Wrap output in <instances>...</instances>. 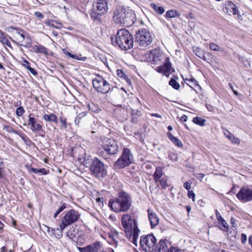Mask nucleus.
<instances>
[{
  "label": "nucleus",
  "instance_id": "f257e3e1",
  "mask_svg": "<svg viewBox=\"0 0 252 252\" xmlns=\"http://www.w3.org/2000/svg\"><path fill=\"white\" fill-rule=\"evenodd\" d=\"M147 61L151 62L155 64H159L163 63V65H160L156 68L157 71L166 74L168 73L171 68V64L170 59L159 49H155L146 55Z\"/></svg>",
  "mask_w": 252,
  "mask_h": 252
},
{
  "label": "nucleus",
  "instance_id": "f03ea898",
  "mask_svg": "<svg viewBox=\"0 0 252 252\" xmlns=\"http://www.w3.org/2000/svg\"><path fill=\"white\" fill-rule=\"evenodd\" d=\"M122 223L126 235L129 239H132V243L137 246V239L140 232L137 221L134 219H132L128 214H125L122 217Z\"/></svg>",
  "mask_w": 252,
  "mask_h": 252
},
{
  "label": "nucleus",
  "instance_id": "7ed1b4c3",
  "mask_svg": "<svg viewBox=\"0 0 252 252\" xmlns=\"http://www.w3.org/2000/svg\"><path fill=\"white\" fill-rule=\"evenodd\" d=\"M132 200L129 194L121 191L117 197L109 201V206L114 212L118 213L128 211L131 206Z\"/></svg>",
  "mask_w": 252,
  "mask_h": 252
},
{
  "label": "nucleus",
  "instance_id": "20e7f679",
  "mask_svg": "<svg viewBox=\"0 0 252 252\" xmlns=\"http://www.w3.org/2000/svg\"><path fill=\"white\" fill-rule=\"evenodd\" d=\"M99 144L103 150L100 149L98 153L104 159H107L109 156L116 155L119 152V146L114 139L101 137Z\"/></svg>",
  "mask_w": 252,
  "mask_h": 252
},
{
  "label": "nucleus",
  "instance_id": "39448f33",
  "mask_svg": "<svg viewBox=\"0 0 252 252\" xmlns=\"http://www.w3.org/2000/svg\"><path fill=\"white\" fill-rule=\"evenodd\" d=\"M113 19L115 23L128 26L133 24L135 15L133 12L129 9L117 7L114 12Z\"/></svg>",
  "mask_w": 252,
  "mask_h": 252
},
{
  "label": "nucleus",
  "instance_id": "423d86ee",
  "mask_svg": "<svg viewBox=\"0 0 252 252\" xmlns=\"http://www.w3.org/2000/svg\"><path fill=\"white\" fill-rule=\"evenodd\" d=\"M115 42L122 50L126 51L133 47V36L128 31L122 29L118 31L115 37Z\"/></svg>",
  "mask_w": 252,
  "mask_h": 252
},
{
  "label": "nucleus",
  "instance_id": "0eeeda50",
  "mask_svg": "<svg viewBox=\"0 0 252 252\" xmlns=\"http://www.w3.org/2000/svg\"><path fill=\"white\" fill-rule=\"evenodd\" d=\"M11 32L13 36L14 40L13 41L16 42L20 46L29 47L31 45V39L26 32L21 29L11 28Z\"/></svg>",
  "mask_w": 252,
  "mask_h": 252
},
{
  "label": "nucleus",
  "instance_id": "6e6552de",
  "mask_svg": "<svg viewBox=\"0 0 252 252\" xmlns=\"http://www.w3.org/2000/svg\"><path fill=\"white\" fill-rule=\"evenodd\" d=\"M108 10L107 0H96L93 4V8L91 13V17L94 20H99L101 16Z\"/></svg>",
  "mask_w": 252,
  "mask_h": 252
},
{
  "label": "nucleus",
  "instance_id": "1a4fd4ad",
  "mask_svg": "<svg viewBox=\"0 0 252 252\" xmlns=\"http://www.w3.org/2000/svg\"><path fill=\"white\" fill-rule=\"evenodd\" d=\"M135 39L140 46L147 47L152 43L153 37L149 30L142 28L136 32Z\"/></svg>",
  "mask_w": 252,
  "mask_h": 252
},
{
  "label": "nucleus",
  "instance_id": "9d476101",
  "mask_svg": "<svg viewBox=\"0 0 252 252\" xmlns=\"http://www.w3.org/2000/svg\"><path fill=\"white\" fill-rule=\"evenodd\" d=\"M133 157L130 150L124 148L122 155L115 163V167L117 169H122L129 165L133 161Z\"/></svg>",
  "mask_w": 252,
  "mask_h": 252
},
{
  "label": "nucleus",
  "instance_id": "9b49d317",
  "mask_svg": "<svg viewBox=\"0 0 252 252\" xmlns=\"http://www.w3.org/2000/svg\"><path fill=\"white\" fill-rule=\"evenodd\" d=\"M80 213L74 209H71L67 211L62 218L61 223L60 224L62 229H64L68 225L77 221L80 217Z\"/></svg>",
  "mask_w": 252,
  "mask_h": 252
},
{
  "label": "nucleus",
  "instance_id": "f8f14e48",
  "mask_svg": "<svg viewBox=\"0 0 252 252\" xmlns=\"http://www.w3.org/2000/svg\"><path fill=\"white\" fill-rule=\"evenodd\" d=\"M92 174L96 177H103L107 174L104 164L97 158H94L90 167Z\"/></svg>",
  "mask_w": 252,
  "mask_h": 252
},
{
  "label": "nucleus",
  "instance_id": "ddd939ff",
  "mask_svg": "<svg viewBox=\"0 0 252 252\" xmlns=\"http://www.w3.org/2000/svg\"><path fill=\"white\" fill-rule=\"evenodd\" d=\"M157 239L152 234L142 236L140 238L141 248L146 252L154 251Z\"/></svg>",
  "mask_w": 252,
  "mask_h": 252
},
{
  "label": "nucleus",
  "instance_id": "4468645a",
  "mask_svg": "<svg viewBox=\"0 0 252 252\" xmlns=\"http://www.w3.org/2000/svg\"><path fill=\"white\" fill-rule=\"evenodd\" d=\"M93 85L96 91L101 94H106L110 90L109 84L101 76H97L93 80Z\"/></svg>",
  "mask_w": 252,
  "mask_h": 252
},
{
  "label": "nucleus",
  "instance_id": "2eb2a0df",
  "mask_svg": "<svg viewBox=\"0 0 252 252\" xmlns=\"http://www.w3.org/2000/svg\"><path fill=\"white\" fill-rule=\"evenodd\" d=\"M237 198L242 202L252 200V189L248 187H242L236 194Z\"/></svg>",
  "mask_w": 252,
  "mask_h": 252
},
{
  "label": "nucleus",
  "instance_id": "dca6fc26",
  "mask_svg": "<svg viewBox=\"0 0 252 252\" xmlns=\"http://www.w3.org/2000/svg\"><path fill=\"white\" fill-rule=\"evenodd\" d=\"M222 10L224 13L229 15H235L238 12L236 5L230 1H225L223 4Z\"/></svg>",
  "mask_w": 252,
  "mask_h": 252
},
{
  "label": "nucleus",
  "instance_id": "f3484780",
  "mask_svg": "<svg viewBox=\"0 0 252 252\" xmlns=\"http://www.w3.org/2000/svg\"><path fill=\"white\" fill-rule=\"evenodd\" d=\"M101 244L99 242H95L85 247H78L80 252H98L100 251Z\"/></svg>",
  "mask_w": 252,
  "mask_h": 252
},
{
  "label": "nucleus",
  "instance_id": "a211bd4d",
  "mask_svg": "<svg viewBox=\"0 0 252 252\" xmlns=\"http://www.w3.org/2000/svg\"><path fill=\"white\" fill-rule=\"evenodd\" d=\"M148 219L152 228L157 226L159 223V220L156 214L151 209L147 210Z\"/></svg>",
  "mask_w": 252,
  "mask_h": 252
},
{
  "label": "nucleus",
  "instance_id": "6ab92c4d",
  "mask_svg": "<svg viewBox=\"0 0 252 252\" xmlns=\"http://www.w3.org/2000/svg\"><path fill=\"white\" fill-rule=\"evenodd\" d=\"M28 124L31 126V130L33 131H39L42 130V126L40 124H36L35 119L32 117V114L29 116Z\"/></svg>",
  "mask_w": 252,
  "mask_h": 252
},
{
  "label": "nucleus",
  "instance_id": "aec40b11",
  "mask_svg": "<svg viewBox=\"0 0 252 252\" xmlns=\"http://www.w3.org/2000/svg\"><path fill=\"white\" fill-rule=\"evenodd\" d=\"M164 167L157 166L156 168V171L154 173L153 178L156 183H158V179L163 177V169Z\"/></svg>",
  "mask_w": 252,
  "mask_h": 252
},
{
  "label": "nucleus",
  "instance_id": "412c9836",
  "mask_svg": "<svg viewBox=\"0 0 252 252\" xmlns=\"http://www.w3.org/2000/svg\"><path fill=\"white\" fill-rule=\"evenodd\" d=\"M167 249V245L166 242L163 240H161L156 246H155L154 251L158 252H166Z\"/></svg>",
  "mask_w": 252,
  "mask_h": 252
},
{
  "label": "nucleus",
  "instance_id": "4be33fe9",
  "mask_svg": "<svg viewBox=\"0 0 252 252\" xmlns=\"http://www.w3.org/2000/svg\"><path fill=\"white\" fill-rule=\"evenodd\" d=\"M223 133L225 137H227V138L229 139L232 143L237 144L240 143V140L238 138L235 137L232 133L230 132L227 130H224Z\"/></svg>",
  "mask_w": 252,
  "mask_h": 252
},
{
  "label": "nucleus",
  "instance_id": "5701e85b",
  "mask_svg": "<svg viewBox=\"0 0 252 252\" xmlns=\"http://www.w3.org/2000/svg\"><path fill=\"white\" fill-rule=\"evenodd\" d=\"M77 234L78 232L75 230V228L71 227L66 232V236L73 241H77Z\"/></svg>",
  "mask_w": 252,
  "mask_h": 252
},
{
  "label": "nucleus",
  "instance_id": "b1692460",
  "mask_svg": "<svg viewBox=\"0 0 252 252\" xmlns=\"http://www.w3.org/2000/svg\"><path fill=\"white\" fill-rule=\"evenodd\" d=\"M51 230L52 234H53L56 238L60 239L63 236V231L64 229H62L60 227V229H54L50 228L49 227H47V231L49 232Z\"/></svg>",
  "mask_w": 252,
  "mask_h": 252
},
{
  "label": "nucleus",
  "instance_id": "393cba45",
  "mask_svg": "<svg viewBox=\"0 0 252 252\" xmlns=\"http://www.w3.org/2000/svg\"><path fill=\"white\" fill-rule=\"evenodd\" d=\"M157 184H159L162 189H165L169 186L168 184V177L164 175L162 178L158 179Z\"/></svg>",
  "mask_w": 252,
  "mask_h": 252
},
{
  "label": "nucleus",
  "instance_id": "a878e982",
  "mask_svg": "<svg viewBox=\"0 0 252 252\" xmlns=\"http://www.w3.org/2000/svg\"><path fill=\"white\" fill-rule=\"evenodd\" d=\"M32 49L34 51L37 53H43L46 55L48 54V49L41 45H34L32 47Z\"/></svg>",
  "mask_w": 252,
  "mask_h": 252
},
{
  "label": "nucleus",
  "instance_id": "bb28decb",
  "mask_svg": "<svg viewBox=\"0 0 252 252\" xmlns=\"http://www.w3.org/2000/svg\"><path fill=\"white\" fill-rule=\"evenodd\" d=\"M168 138L178 147H182L183 146L182 142L177 138L174 137L170 132L167 133Z\"/></svg>",
  "mask_w": 252,
  "mask_h": 252
},
{
  "label": "nucleus",
  "instance_id": "cd10ccee",
  "mask_svg": "<svg viewBox=\"0 0 252 252\" xmlns=\"http://www.w3.org/2000/svg\"><path fill=\"white\" fill-rule=\"evenodd\" d=\"M108 236L109 238L111 239L115 244H116L118 243L119 234L116 230H111V231L108 233Z\"/></svg>",
  "mask_w": 252,
  "mask_h": 252
},
{
  "label": "nucleus",
  "instance_id": "c85d7f7f",
  "mask_svg": "<svg viewBox=\"0 0 252 252\" xmlns=\"http://www.w3.org/2000/svg\"><path fill=\"white\" fill-rule=\"evenodd\" d=\"M117 74L119 77L125 80L128 85H130L131 84L130 80L122 70L118 69L117 71Z\"/></svg>",
  "mask_w": 252,
  "mask_h": 252
},
{
  "label": "nucleus",
  "instance_id": "c756f323",
  "mask_svg": "<svg viewBox=\"0 0 252 252\" xmlns=\"http://www.w3.org/2000/svg\"><path fill=\"white\" fill-rule=\"evenodd\" d=\"M30 171L33 172L35 174H40L41 175H47L49 172V170H47L44 168H42L41 169H37L33 167H32L30 169Z\"/></svg>",
  "mask_w": 252,
  "mask_h": 252
},
{
  "label": "nucleus",
  "instance_id": "7c9ffc66",
  "mask_svg": "<svg viewBox=\"0 0 252 252\" xmlns=\"http://www.w3.org/2000/svg\"><path fill=\"white\" fill-rule=\"evenodd\" d=\"M151 7L155 10L157 13L159 15L162 14L165 11L164 9L162 6H158L155 3H151Z\"/></svg>",
  "mask_w": 252,
  "mask_h": 252
},
{
  "label": "nucleus",
  "instance_id": "2f4dec72",
  "mask_svg": "<svg viewBox=\"0 0 252 252\" xmlns=\"http://www.w3.org/2000/svg\"><path fill=\"white\" fill-rule=\"evenodd\" d=\"M43 119L46 121L53 122L55 123H57L58 122L57 117L53 114H51L50 115L45 114L43 116Z\"/></svg>",
  "mask_w": 252,
  "mask_h": 252
},
{
  "label": "nucleus",
  "instance_id": "473e14b6",
  "mask_svg": "<svg viewBox=\"0 0 252 252\" xmlns=\"http://www.w3.org/2000/svg\"><path fill=\"white\" fill-rule=\"evenodd\" d=\"M0 42L3 45H6L8 47H11L10 41L4 35L3 32L0 30Z\"/></svg>",
  "mask_w": 252,
  "mask_h": 252
},
{
  "label": "nucleus",
  "instance_id": "72a5a7b5",
  "mask_svg": "<svg viewBox=\"0 0 252 252\" xmlns=\"http://www.w3.org/2000/svg\"><path fill=\"white\" fill-rule=\"evenodd\" d=\"M131 114L132 116L131 121L133 123H136L138 118L140 116V112L138 110H132Z\"/></svg>",
  "mask_w": 252,
  "mask_h": 252
},
{
  "label": "nucleus",
  "instance_id": "f704fd0d",
  "mask_svg": "<svg viewBox=\"0 0 252 252\" xmlns=\"http://www.w3.org/2000/svg\"><path fill=\"white\" fill-rule=\"evenodd\" d=\"M192 121L194 124L198 125L200 126H204L205 125L206 120L203 119H202L200 117H196L193 118Z\"/></svg>",
  "mask_w": 252,
  "mask_h": 252
},
{
  "label": "nucleus",
  "instance_id": "c9c22d12",
  "mask_svg": "<svg viewBox=\"0 0 252 252\" xmlns=\"http://www.w3.org/2000/svg\"><path fill=\"white\" fill-rule=\"evenodd\" d=\"M87 112H83L79 113L74 120L75 124L78 126L80 123V120L83 117H84L87 115Z\"/></svg>",
  "mask_w": 252,
  "mask_h": 252
},
{
  "label": "nucleus",
  "instance_id": "e433bc0d",
  "mask_svg": "<svg viewBox=\"0 0 252 252\" xmlns=\"http://www.w3.org/2000/svg\"><path fill=\"white\" fill-rule=\"evenodd\" d=\"M169 84L176 90H178L180 87V84L174 79L169 81Z\"/></svg>",
  "mask_w": 252,
  "mask_h": 252
},
{
  "label": "nucleus",
  "instance_id": "4c0bfd02",
  "mask_svg": "<svg viewBox=\"0 0 252 252\" xmlns=\"http://www.w3.org/2000/svg\"><path fill=\"white\" fill-rule=\"evenodd\" d=\"M194 52L195 54V55L199 57L200 58H203L205 57V55L203 53V51L199 48H196L194 50Z\"/></svg>",
  "mask_w": 252,
  "mask_h": 252
},
{
  "label": "nucleus",
  "instance_id": "58836bf2",
  "mask_svg": "<svg viewBox=\"0 0 252 252\" xmlns=\"http://www.w3.org/2000/svg\"><path fill=\"white\" fill-rule=\"evenodd\" d=\"M177 14L176 11L173 10H170L166 12L165 16L168 18H173L175 17Z\"/></svg>",
  "mask_w": 252,
  "mask_h": 252
},
{
  "label": "nucleus",
  "instance_id": "ea45409f",
  "mask_svg": "<svg viewBox=\"0 0 252 252\" xmlns=\"http://www.w3.org/2000/svg\"><path fill=\"white\" fill-rule=\"evenodd\" d=\"M210 49L211 50L215 51H221L220 48L216 44L214 43H211L210 44Z\"/></svg>",
  "mask_w": 252,
  "mask_h": 252
},
{
  "label": "nucleus",
  "instance_id": "a19ab883",
  "mask_svg": "<svg viewBox=\"0 0 252 252\" xmlns=\"http://www.w3.org/2000/svg\"><path fill=\"white\" fill-rule=\"evenodd\" d=\"M3 129L9 133H14L18 134V132L16 131L12 127L9 126H4Z\"/></svg>",
  "mask_w": 252,
  "mask_h": 252
},
{
  "label": "nucleus",
  "instance_id": "79ce46f5",
  "mask_svg": "<svg viewBox=\"0 0 252 252\" xmlns=\"http://www.w3.org/2000/svg\"><path fill=\"white\" fill-rule=\"evenodd\" d=\"M186 80L189 81L188 84L191 87H192V86H198V84H197L196 80L192 77H191L190 79H186Z\"/></svg>",
  "mask_w": 252,
  "mask_h": 252
},
{
  "label": "nucleus",
  "instance_id": "37998d69",
  "mask_svg": "<svg viewBox=\"0 0 252 252\" xmlns=\"http://www.w3.org/2000/svg\"><path fill=\"white\" fill-rule=\"evenodd\" d=\"M18 134L19 135V136L22 139V140L26 143H27L28 142H31L30 139L25 134H24V133H18Z\"/></svg>",
  "mask_w": 252,
  "mask_h": 252
},
{
  "label": "nucleus",
  "instance_id": "c03bdc74",
  "mask_svg": "<svg viewBox=\"0 0 252 252\" xmlns=\"http://www.w3.org/2000/svg\"><path fill=\"white\" fill-rule=\"evenodd\" d=\"M219 222L221 223V225L224 228V229L223 230L225 231H227L228 230V225L226 221L224 219H222L219 221Z\"/></svg>",
  "mask_w": 252,
  "mask_h": 252
},
{
  "label": "nucleus",
  "instance_id": "a18cd8bd",
  "mask_svg": "<svg viewBox=\"0 0 252 252\" xmlns=\"http://www.w3.org/2000/svg\"><path fill=\"white\" fill-rule=\"evenodd\" d=\"M66 120V119L63 117L61 116L60 117V121L62 124V127H63L64 128H66L67 127V124Z\"/></svg>",
  "mask_w": 252,
  "mask_h": 252
},
{
  "label": "nucleus",
  "instance_id": "49530a36",
  "mask_svg": "<svg viewBox=\"0 0 252 252\" xmlns=\"http://www.w3.org/2000/svg\"><path fill=\"white\" fill-rule=\"evenodd\" d=\"M62 51H63V54H66V55L68 56L69 57H71V58H72L73 59H78V58H77V56L76 55L72 54L71 53L69 52L65 49H63Z\"/></svg>",
  "mask_w": 252,
  "mask_h": 252
},
{
  "label": "nucleus",
  "instance_id": "de8ad7c7",
  "mask_svg": "<svg viewBox=\"0 0 252 252\" xmlns=\"http://www.w3.org/2000/svg\"><path fill=\"white\" fill-rule=\"evenodd\" d=\"M24 110L23 107H19L17 109L16 114L18 116H21L24 112Z\"/></svg>",
  "mask_w": 252,
  "mask_h": 252
},
{
  "label": "nucleus",
  "instance_id": "09e8293b",
  "mask_svg": "<svg viewBox=\"0 0 252 252\" xmlns=\"http://www.w3.org/2000/svg\"><path fill=\"white\" fill-rule=\"evenodd\" d=\"M188 196L189 198H191L192 199V201H195V193L192 190L188 191Z\"/></svg>",
  "mask_w": 252,
  "mask_h": 252
},
{
  "label": "nucleus",
  "instance_id": "8fccbe9b",
  "mask_svg": "<svg viewBox=\"0 0 252 252\" xmlns=\"http://www.w3.org/2000/svg\"><path fill=\"white\" fill-rule=\"evenodd\" d=\"M9 4L11 5H17L19 3V0H7Z\"/></svg>",
  "mask_w": 252,
  "mask_h": 252
},
{
  "label": "nucleus",
  "instance_id": "3c124183",
  "mask_svg": "<svg viewBox=\"0 0 252 252\" xmlns=\"http://www.w3.org/2000/svg\"><path fill=\"white\" fill-rule=\"evenodd\" d=\"M22 65L26 67L27 69L29 68V66H31L29 62L25 59L23 60Z\"/></svg>",
  "mask_w": 252,
  "mask_h": 252
},
{
  "label": "nucleus",
  "instance_id": "603ef678",
  "mask_svg": "<svg viewBox=\"0 0 252 252\" xmlns=\"http://www.w3.org/2000/svg\"><path fill=\"white\" fill-rule=\"evenodd\" d=\"M167 252H179V249L175 247H171L167 251Z\"/></svg>",
  "mask_w": 252,
  "mask_h": 252
},
{
  "label": "nucleus",
  "instance_id": "864d4df0",
  "mask_svg": "<svg viewBox=\"0 0 252 252\" xmlns=\"http://www.w3.org/2000/svg\"><path fill=\"white\" fill-rule=\"evenodd\" d=\"M216 216L217 219L219 221L223 219L222 218V217H221L220 214L219 213V212L217 210H216Z\"/></svg>",
  "mask_w": 252,
  "mask_h": 252
},
{
  "label": "nucleus",
  "instance_id": "5fc2aeb1",
  "mask_svg": "<svg viewBox=\"0 0 252 252\" xmlns=\"http://www.w3.org/2000/svg\"><path fill=\"white\" fill-rule=\"evenodd\" d=\"M184 187L186 189H187L188 191L189 190V189H190L191 188V185L190 184V183L188 182H186L184 184Z\"/></svg>",
  "mask_w": 252,
  "mask_h": 252
},
{
  "label": "nucleus",
  "instance_id": "6e6d98bb",
  "mask_svg": "<svg viewBox=\"0 0 252 252\" xmlns=\"http://www.w3.org/2000/svg\"><path fill=\"white\" fill-rule=\"evenodd\" d=\"M34 15L39 19L43 18L44 17L43 14L40 12H35L34 13Z\"/></svg>",
  "mask_w": 252,
  "mask_h": 252
},
{
  "label": "nucleus",
  "instance_id": "4d7b16f0",
  "mask_svg": "<svg viewBox=\"0 0 252 252\" xmlns=\"http://www.w3.org/2000/svg\"><path fill=\"white\" fill-rule=\"evenodd\" d=\"M27 69L33 75H36L37 74V72L31 66H29Z\"/></svg>",
  "mask_w": 252,
  "mask_h": 252
},
{
  "label": "nucleus",
  "instance_id": "13d9d810",
  "mask_svg": "<svg viewBox=\"0 0 252 252\" xmlns=\"http://www.w3.org/2000/svg\"><path fill=\"white\" fill-rule=\"evenodd\" d=\"M66 207V205L65 203H63L62 206H61L59 209L57 210L58 212L60 213L62 212L64 209Z\"/></svg>",
  "mask_w": 252,
  "mask_h": 252
},
{
  "label": "nucleus",
  "instance_id": "bf43d9fd",
  "mask_svg": "<svg viewBox=\"0 0 252 252\" xmlns=\"http://www.w3.org/2000/svg\"><path fill=\"white\" fill-rule=\"evenodd\" d=\"M241 241L242 243H245L247 241V236L245 234H241Z\"/></svg>",
  "mask_w": 252,
  "mask_h": 252
},
{
  "label": "nucleus",
  "instance_id": "052dcab7",
  "mask_svg": "<svg viewBox=\"0 0 252 252\" xmlns=\"http://www.w3.org/2000/svg\"><path fill=\"white\" fill-rule=\"evenodd\" d=\"M180 120L182 122H186L188 120V117L187 115H184L181 117Z\"/></svg>",
  "mask_w": 252,
  "mask_h": 252
},
{
  "label": "nucleus",
  "instance_id": "680f3d73",
  "mask_svg": "<svg viewBox=\"0 0 252 252\" xmlns=\"http://www.w3.org/2000/svg\"><path fill=\"white\" fill-rule=\"evenodd\" d=\"M205 175L203 173H198L197 174V175L196 176L197 178L202 180L204 177Z\"/></svg>",
  "mask_w": 252,
  "mask_h": 252
},
{
  "label": "nucleus",
  "instance_id": "e2e57ef3",
  "mask_svg": "<svg viewBox=\"0 0 252 252\" xmlns=\"http://www.w3.org/2000/svg\"><path fill=\"white\" fill-rule=\"evenodd\" d=\"M151 115L152 116H154V117H156L157 118H161V116L158 113H153V114H151Z\"/></svg>",
  "mask_w": 252,
  "mask_h": 252
},
{
  "label": "nucleus",
  "instance_id": "0e129e2a",
  "mask_svg": "<svg viewBox=\"0 0 252 252\" xmlns=\"http://www.w3.org/2000/svg\"><path fill=\"white\" fill-rule=\"evenodd\" d=\"M4 167V163L2 158H0V169H2Z\"/></svg>",
  "mask_w": 252,
  "mask_h": 252
},
{
  "label": "nucleus",
  "instance_id": "69168bd1",
  "mask_svg": "<svg viewBox=\"0 0 252 252\" xmlns=\"http://www.w3.org/2000/svg\"><path fill=\"white\" fill-rule=\"evenodd\" d=\"M231 223L232 224V226L234 227L235 224V220L234 218H231L230 220Z\"/></svg>",
  "mask_w": 252,
  "mask_h": 252
},
{
  "label": "nucleus",
  "instance_id": "338daca9",
  "mask_svg": "<svg viewBox=\"0 0 252 252\" xmlns=\"http://www.w3.org/2000/svg\"><path fill=\"white\" fill-rule=\"evenodd\" d=\"M60 213L59 212H58V210H57V211L55 213L54 215V218H56L58 215L59 214H60Z\"/></svg>",
  "mask_w": 252,
  "mask_h": 252
},
{
  "label": "nucleus",
  "instance_id": "774afa93",
  "mask_svg": "<svg viewBox=\"0 0 252 252\" xmlns=\"http://www.w3.org/2000/svg\"><path fill=\"white\" fill-rule=\"evenodd\" d=\"M1 252H5L6 251V248L5 247H2L1 248Z\"/></svg>",
  "mask_w": 252,
  "mask_h": 252
}]
</instances>
